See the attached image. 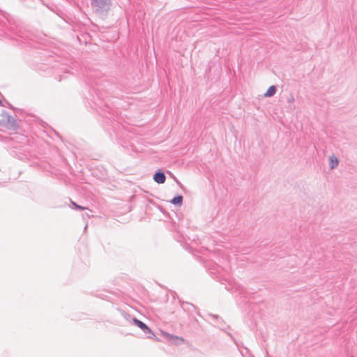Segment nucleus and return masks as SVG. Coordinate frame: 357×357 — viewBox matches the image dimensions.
I'll list each match as a JSON object with an SVG mask.
<instances>
[{"mask_svg": "<svg viewBox=\"0 0 357 357\" xmlns=\"http://www.w3.org/2000/svg\"><path fill=\"white\" fill-rule=\"evenodd\" d=\"M276 87L275 86H271L264 93L265 97H271L276 93Z\"/></svg>", "mask_w": 357, "mask_h": 357, "instance_id": "423d86ee", "label": "nucleus"}, {"mask_svg": "<svg viewBox=\"0 0 357 357\" xmlns=\"http://www.w3.org/2000/svg\"><path fill=\"white\" fill-rule=\"evenodd\" d=\"M339 165V160L338 158L334 155H331L329 157V166L331 169H334L337 167Z\"/></svg>", "mask_w": 357, "mask_h": 357, "instance_id": "39448f33", "label": "nucleus"}, {"mask_svg": "<svg viewBox=\"0 0 357 357\" xmlns=\"http://www.w3.org/2000/svg\"><path fill=\"white\" fill-rule=\"evenodd\" d=\"M72 204L74 206V208H76V209H88V207H84V206H81L79 205H77L76 203L75 202H72Z\"/></svg>", "mask_w": 357, "mask_h": 357, "instance_id": "6e6552de", "label": "nucleus"}, {"mask_svg": "<svg viewBox=\"0 0 357 357\" xmlns=\"http://www.w3.org/2000/svg\"><path fill=\"white\" fill-rule=\"evenodd\" d=\"M87 227H88V224H86L85 227H84V231H86Z\"/></svg>", "mask_w": 357, "mask_h": 357, "instance_id": "9d476101", "label": "nucleus"}, {"mask_svg": "<svg viewBox=\"0 0 357 357\" xmlns=\"http://www.w3.org/2000/svg\"><path fill=\"white\" fill-rule=\"evenodd\" d=\"M287 102H289V103L294 102V98L293 96H291V98L288 99Z\"/></svg>", "mask_w": 357, "mask_h": 357, "instance_id": "1a4fd4ad", "label": "nucleus"}, {"mask_svg": "<svg viewBox=\"0 0 357 357\" xmlns=\"http://www.w3.org/2000/svg\"><path fill=\"white\" fill-rule=\"evenodd\" d=\"M161 335L165 337L167 341L173 344H179L184 342V338L182 337L172 335L165 331H162Z\"/></svg>", "mask_w": 357, "mask_h": 357, "instance_id": "f03ea898", "label": "nucleus"}, {"mask_svg": "<svg viewBox=\"0 0 357 357\" xmlns=\"http://www.w3.org/2000/svg\"><path fill=\"white\" fill-rule=\"evenodd\" d=\"M94 11L99 14L106 13L110 8L109 0H91Z\"/></svg>", "mask_w": 357, "mask_h": 357, "instance_id": "f257e3e1", "label": "nucleus"}, {"mask_svg": "<svg viewBox=\"0 0 357 357\" xmlns=\"http://www.w3.org/2000/svg\"><path fill=\"white\" fill-rule=\"evenodd\" d=\"M153 179L156 183L162 184L165 182L166 176L163 172H158L154 174Z\"/></svg>", "mask_w": 357, "mask_h": 357, "instance_id": "20e7f679", "label": "nucleus"}, {"mask_svg": "<svg viewBox=\"0 0 357 357\" xmlns=\"http://www.w3.org/2000/svg\"><path fill=\"white\" fill-rule=\"evenodd\" d=\"M0 105H2V102H1V100H0Z\"/></svg>", "mask_w": 357, "mask_h": 357, "instance_id": "9b49d317", "label": "nucleus"}, {"mask_svg": "<svg viewBox=\"0 0 357 357\" xmlns=\"http://www.w3.org/2000/svg\"><path fill=\"white\" fill-rule=\"evenodd\" d=\"M171 203L173 204L181 206L182 203H183V197L181 195H178V196L174 197L171 200Z\"/></svg>", "mask_w": 357, "mask_h": 357, "instance_id": "0eeeda50", "label": "nucleus"}, {"mask_svg": "<svg viewBox=\"0 0 357 357\" xmlns=\"http://www.w3.org/2000/svg\"><path fill=\"white\" fill-rule=\"evenodd\" d=\"M132 321L133 323L137 326L139 328H140L142 330H143L144 331H146L149 333H151L153 335H154L153 333V331H151V329L150 328H149L145 324H144L142 321L137 319L136 318H134L132 319ZM155 337V335H153Z\"/></svg>", "mask_w": 357, "mask_h": 357, "instance_id": "7ed1b4c3", "label": "nucleus"}]
</instances>
